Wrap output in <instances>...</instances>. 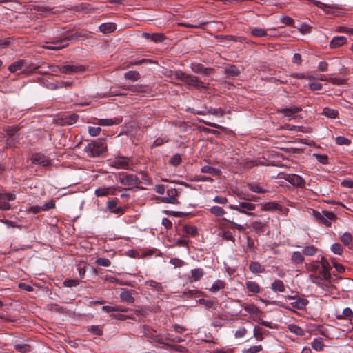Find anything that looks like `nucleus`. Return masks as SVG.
<instances>
[{
	"label": "nucleus",
	"mask_w": 353,
	"mask_h": 353,
	"mask_svg": "<svg viewBox=\"0 0 353 353\" xmlns=\"http://www.w3.org/2000/svg\"><path fill=\"white\" fill-rule=\"evenodd\" d=\"M347 41V39L343 36L334 37L330 43V47L331 48H336L345 44Z\"/></svg>",
	"instance_id": "obj_16"
},
{
	"label": "nucleus",
	"mask_w": 353,
	"mask_h": 353,
	"mask_svg": "<svg viewBox=\"0 0 353 353\" xmlns=\"http://www.w3.org/2000/svg\"><path fill=\"white\" fill-rule=\"evenodd\" d=\"M204 275L201 268H195L191 270V281H197Z\"/></svg>",
	"instance_id": "obj_22"
},
{
	"label": "nucleus",
	"mask_w": 353,
	"mask_h": 353,
	"mask_svg": "<svg viewBox=\"0 0 353 353\" xmlns=\"http://www.w3.org/2000/svg\"><path fill=\"white\" fill-rule=\"evenodd\" d=\"M288 330L290 332L294 333L298 336H303L305 334L304 330L299 326L294 324L288 325Z\"/></svg>",
	"instance_id": "obj_28"
},
{
	"label": "nucleus",
	"mask_w": 353,
	"mask_h": 353,
	"mask_svg": "<svg viewBox=\"0 0 353 353\" xmlns=\"http://www.w3.org/2000/svg\"><path fill=\"white\" fill-rule=\"evenodd\" d=\"M236 195L239 199L243 200V201L252 200V199L250 198V195L248 194L243 193L242 192H236Z\"/></svg>",
	"instance_id": "obj_64"
},
{
	"label": "nucleus",
	"mask_w": 353,
	"mask_h": 353,
	"mask_svg": "<svg viewBox=\"0 0 353 353\" xmlns=\"http://www.w3.org/2000/svg\"><path fill=\"white\" fill-rule=\"evenodd\" d=\"M32 161L34 164H39L43 167L48 166L50 162L47 157L41 154H34L32 155Z\"/></svg>",
	"instance_id": "obj_12"
},
{
	"label": "nucleus",
	"mask_w": 353,
	"mask_h": 353,
	"mask_svg": "<svg viewBox=\"0 0 353 353\" xmlns=\"http://www.w3.org/2000/svg\"><path fill=\"white\" fill-rule=\"evenodd\" d=\"M225 285L224 283L221 280H216L214 281L210 288H209V290L212 292H216L219 290L224 288Z\"/></svg>",
	"instance_id": "obj_31"
},
{
	"label": "nucleus",
	"mask_w": 353,
	"mask_h": 353,
	"mask_svg": "<svg viewBox=\"0 0 353 353\" xmlns=\"http://www.w3.org/2000/svg\"><path fill=\"white\" fill-rule=\"evenodd\" d=\"M55 207V203L54 201L50 200L46 202L43 206H41L42 211H48Z\"/></svg>",
	"instance_id": "obj_58"
},
{
	"label": "nucleus",
	"mask_w": 353,
	"mask_h": 353,
	"mask_svg": "<svg viewBox=\"0 0 353 353\" xmlns=\"http://www.w3.org/2000/svg\"><path fill=\"white\" fill-rule=\"evenodd\" d=\"M173 79L181 80L190 86H193L196 88H204V84L201 82L196 77L185 74L182 71H176L172 74Z\"/></svg>",
	"instance_id": "obj_2"
},
{
	"label": "nucleus",
	"mask_w": 353,
	"mask_h": 353,
	"mask_svg": "<svg viewBox=\"0 0 353 353\" xmlns=\"http://www.w3.org/2000/svg\"><path fill=\"white\" fill-rule=\"evenodd\" d=\"M225 72L228 77H234L240 74L241 70L236 65H230L225 68Z\"/></svg>",
	"instance_id": "obj_19"
},
{
	"label": "nucleus",
	"mask_w": 353,
	"mask_h": 353,
	"mask_svg": "<svg viewBox=\"0 0 353 353\" xmlns=\"http://www.w3.org/2000/svg\"><path fill=\"white\" fill-rule=\"evenodd\" d=\"M101 130L100 127L90 126L88 128L89 134L92 137H96V136L99 135Z\"/></svg>",
	"instance_id": "obj_54"
},
{
	"label": "nucleus",
	"mask_w": 353,
	"mask_h": 353,
	"mask_svg": "<svg viewBox=\"0 0 353 353\" xmlns=\"http://www.w3.org/2000/svg\"><path fill=\"white\" fill-rule=\"evenodd\" d=\"M166 193L172 199H178L179 192L176 188H170L167 190Z\"/></svg>",
	"instance_id": "obj_57"
},
{
	"label": "nucleus",
	"mask_w": 353,
	"mask_h": 353,
	"mask_svg": "<svg viewBox=\"0 0 353 353\" xmlns=\"http://www.w3.org/2000/svg\"><path fill=\"white\" fill-rule=\"evenodd\" d=\"M300 110H301L300 108L296 107V106H292L290 108L281 109L280 110V112L284 117H286L289 118V119H291L295 118V117H294V114L299 112Z\"/></svg>",
	"instance_id": "obj_14"
},
{
	"label": "nucleus",
	"mask_w": 353,
	"mask_h": 353,
	"mask_svg": "<svg viewBox=\"0 0 353 353\" xmlns=\"http://www.w3.org/2000/svg\"><path fill=\"white\" fill-rule=\"evenodd\" d=\"M291 261L293 263L295 264L303 263L304 261V256L303 253L299 251L294 252L291 257Z\"/></svg>",
	"instance_id": "obj_23"
},
{
	"label": "nucleus",
	"mask_w": 353,
	"mask_h": 353,
	"mask_svg": "<svg viewBox=\"0 0 353 353\" xmlns=\"http://www.w3.org/2000/svg\"><path fill=\"white\" fill-rule=\"evenodd\" d=\"M110 188L101 187L96 189L95 194L97 196H105L109 194Z\"/></svg>",
	"instance_id": "obj_42"
},
{
	"label": "nucleus",
	"mask_w": 353,
	"mask_h": 353,
	"mask_svg": "<svg viewBox=\"0 0 353 353\" xmlns=\"http://www.w3.org/2000/svg\"><path fill=\"white\" fill-rule=\"evenodd\" d=\"M79 36L77 33H71L68 34L67 35H62L59 38H58L57 40L53 41L50 43L51 45L46 46L45 48L46 49L49 50H57L61 48H65V46H68L69 41L74 40L77 39V37Z\"/></svg>",
	"instance_id": "obj_4"
},
{
	"label": "nucleus",
	"mask_w": 353,
	"mask_h": 353,
	"mask_svg": "<svg viewBox=\"0 0 353 353\" xmlns=\"http://www.w3.org/2000/svg\"><path fill=\"white\" fill-rule=\"evenodd\" d=\"M193 72L196 73H201L204 74H210L212 70L210 68H204L203 65L199 64H192L191 67Z\"/></svg>",
	"instance_id": "obj_18"
},
{
	"label": "nucleus",
	"mask_w": 353,
	"mask_h": 353,
	"mask_svg": "<svg viewBox=\"0 0 353 353\" xmlns=\"http://www.w3.org/2000/svg\"><path fill=\"white\" fill-rule=\"evenodd\" d=\"M145 285L154 288L157 292L163 291L162 284L153 280H149L145 282Z\"/></svg>",
	"instance_id": "obj_35"
},
{
	"label": "nucleus",
	"mask_w": 353,
	"mask_h": 353,
	"mask_svg": "<svg viewBox=\"0 0 353 353\" xmlns=\"http://www.w3.org/2000/svg\"><path fill=\"white\" fill-rule=\"evenodd\" d=\"M262 350V346L259 345H254L250 347L248 349H245L243 351V353H257Z\"/></svg>",
	"instance_id": "obj_52"
},
{
	"label": "nucleus",
	"mask_w": 353,
	"mask_h": 353,
	"mask_svg": "<svg viewBox=\"0 0 353 353\" xmlns=\"http://www.w3.org/2000/svg\"><path fill=\"white\" fill-rule=\"evenodd\" d=\"M208 210L212 214L214 215L215 216L221 217V219L222 221H225L231 223L233 225V227L237 229L238 230L243 231L245 230V228L242 225L238 224L232 220H229L225 218L224 215L226 214L227 212L223 208L218 205H214L209 208Z\"/></svg>",
	"instance_id": "obj_7"
},
{
	"label": "nucleus",
	"mask_w": 353,
	"mask_h": 353,
	"mask_svg": "<svg viewBox=\"0 0 353 353\" xmlns=\"http://www.w3.org/2000/svg\"><path fill=\"white\" fill-rule=\"evenodd\" d=\"M336 144H338L339 145H348L350 143V141L349 139H347L345 137L339 136L336 138Z\"/></svg>",
	"instance_id": "obj_53"
},
{
	"label": "nucleus",
	"mask_w": 353,
	"mask_h": 353,
	"mask_svg": "<svg viewBox=\"0 0 353 353\" xmlns=\"http://www.w3.org/2000/svg\"><path fill=\"white\" fill-rule=\"evenodd\" d=\"M25 64L26 60H18L9 65L8 70L12 73H16L19 72V73L24 74V66H26Z\"/></svg>",
	"instance_id": "obj_9"
},
{
	"label": "nucleus",
	"mask_w": 353,
	"mask_h": 353,
	"mask_svg": "<svg viewBox=\"0 0 353 353\" xmlns=\"http://www.w3.org/2000/svg\"><path fill=\"white\" fill-rule=\"evenodd\" d=\"M307 303L308 301L307 299H299L298 300L292 302L291 305L294 308L302 310L307 305Z\"/></svg>",
	"instance_id": "obj_26"
},
{
	"label": "nucleus",
	"mask_w": 353,
	"mask_h": 353,
	"mask_svg": "<svg viewBox=\"0 0 353 353\" xmlns=\"http://www.w3.org/2000/svg\"><path fill=\"white\" fill-rule=\"evenodd\" d=\"M245 285L248 290L253 293H259L260 292V287L254 281H247Z\"/></svg>",
	"instance_id": "obj_29"
},
{
	"label": "nucleus",
	"mask_w": 353,
	"mask_h": 353,
	"mask_svg": "<svg viewBox=\"0 0 353 353\" xmlns=\"http://www.w3.org/2000/svg\"><path fill=\"white\" fill-rule=\"evenodd\" d=\"M7 201V199H5L4 196H0V210H8L10 208V205Z\"/></svg>",
	"instance_id": "obj_50"
},
{
	"label": "nucleus",
	"mask_w": 353,
	"mask_h": 353,
	"mask_svg": "<svg viewBox=\"0 0 353 353\" xmlns=\"http://www.w3.org/2000/svg\"><path fill=\"white\" fill-rule=\"evenodd\" d=\"M122 121L121 118L115 119H100L98 120V125L101 126H112L120 123Z\"/></svg>",
	"instance_id": "obj_15"
},
{
	"label": "nucleus",
	"mask_w": 353,
	"mask_h": 353,
	"mask_svg": "<svg viewBox=\"0 0 353 353\" xmlns=\"http://www.w3.org/2000/svg\"><path fill=\"white\" fill-rule=\"evenodd\" d=\"M120 298L123 301H125L127 303H132L134 301V298L127 290H124L121 293Z\"/></svg>",
	"instance_id": "obj_37"
},
{
	"label": "nucleus",
	"mask_w": 353,
	"mask_h": 353,
	"mask_svg": "<svg viewBox=\"0 0 353 353\" xmlns=\"http://www.w3.org/2000/svg\"><path fill=\"white\" fill-rule=\"evenodd\" d=\"M181 162V157L176 154L170 158V163L173 166H178Z\"/></svg>",
	"instance_id": "obj_48"
},
{
	"label": "nucleus",
	"mask_w": 353,
	"mask_h": 353,
	"mask_svg": "<svg viewBox=\"0 0 353 353\" xmlns=\"http://www.w3.org/2000/svg\"><path fill=\"white\" fill-rule=\"evenodd\" d=\"M213 201L216 203L225 205L228 203V199L222 196H216L213 199Z\"/></svg>",
	"instance_id": "obj_62"
},
{
	"label": "nucleus",
	"mask_w": 353,
	"mask_h": 353,
	"mask_svg": "<svg viewBox=\"0 0 353 353\" xmlns=\"http://www.w3.org/2000/svg\"><path fill=\"white\" fill-rule=\"evenodd\" d=\"M323 114L330 118H336L338 115V111L330 108H325Z\"/></svg>",
	"instance_id": "obj_36"
},
{
	"label": "nucleus",
	"mask_w": 353,
	"mask_h": 353,
	"mask_svg": "<svg viewBox=\"0 0 353 353\" xmlns=\"http://www.w3.org/2000/svg\"><path fill=\"white\" fill-rule=\"evenodd\" d=\"M26 66H24V74H29L36 71V70L39 68L37 64L34 63L32 61H28L26 60Z\"/></svg>",
	"instance_id": "obj_25"
},
{
	"label": "nucleus",
	"mask_w": 353,
	"mask_h": 353,
	"mask_svg": "<svg viewBox=\"0 0 353 353\" xmlns=\"http://www.w3.org/2000/svg\"><path fill=\"white\" fill-rule=\"evenodd\" d=\"M285 179L292 185L295 186H302L304 184V181L301 176L297 174H288L286 176Z\"/></svg>",
	"instance_id": "obj_13"
},
{
	"label": "nucleus",
	"mask_w": 353,
	"mask_h": 353,
	"mask_svg": "<svg viewBox=\"0 0 353 353\" xmlns=\"http://www.w3.org/2000/svg\"><path fill=\"white\" fill-rule=\"evenodd\" d=\"M165 36L163 34L153 33L151 34V39L154 42H161L165 39Z\"/></svg>",
	"instance_id": "obj_56"
},
{
	"label": "nucleus",
	"mask_w": 353,
	"mask_h": 353,
	"mask_svg": "<svg viewBox=\"0 0 353 353\" xmlns=\"http://www.w3.org/2000/svg\"><path fill=\"white\" fill-rule=\"evenodd\" d=\"M100 30L105 33L112 32L116 29V25L113 23H103L99 26Z\"/></svg>",
	"instance_id": "obj_21"
},
{
	"label": "nucleus",
	"mask_w": 353,
	"mask_h": 353,
	"mask_svg": "<svg viewBox=\"0 0 353 353\" xmlns=\"http://www.w3.org/2000/svg\"><path fill=\"white\" fill-rule=\"evenodd\" d=\"M249 268L250 270L253 273H261L264 272V268L258 262H252Z\"/></svg>",
	"instance_id": "obj_27"
},
{
	"label": "nucleus",
	"mask_w": 353,
	"mask_h": 353,
	"mask_svg": "<svg viewBox=\"0 0 353 353\" xmlns=\"http://www.w3.org/2000/svg\"><path fill=\"white\" fill-rule=\"evenodd\" d=\"M310 213L317 221L326 226H330L332 221L336 219V215L332 212L327 210H311Z\"/></svg>",
	"instance_id": "obj_3"
},
{
	"label": "nucleus",
	"mask_w": 353,
	"mask_h": 353,
	"mask_svg": "<svg viewBox=\"0 0 353 353\" xmlns=\"http://www.w3.org/2000/svg\"><path fill=\"white\" fill-rule=\"evenodd\" d=\"M157 200L161 203L170 204H178L179 203L178 199H172L168 194L165 196L158 197Z\"/></svg>",
	"instance_id": "obj_34"
},
{
	"label": "nucleus",
	"mask_w": 353,
	"mask_h": 353,
	"mask_svg": "<svg viewBox=\"0 0 353 353\" xmlns=\"http://www.w3.org/2000/svg\"><path fill=\"white\" fill-rule=\"evenodd\" d=\"M106 150V145L102 141H98L88 143L84 151L90 157H97L105 152Z\"/></svg>",
	"instance_id": "obj_5"
},
{
	"label": "nucleus",
	"mask_w": 353,
	"mask_h": 353,
	"mask_svg": "<svg viewBox=\"0 0 353 353\" xmlns=\"http://www.w3.org/2000/svg\"><path fill=\"white\" fill-rule=\"evenodd\" d=\"M208 114H212V115H213L214 117H223L225 114V112L221 108H210L208 110Z\"/></svg>",
	"instance_id": "obj_32"
},
{
	"label": "nucleus",
	"mask_w": 353,
	"mask_h": 353,
	"mask_svg": "<svg viewBox=\"0 0 353 353\" xmlns=\"http://www.w3.org/2000/svg\"><path fill=\"white\" fill-rule=\"evenodd\" d=\"M309 270L313 272L312 274H320L321 266L319 264H311L310 265Z\"/></svg>",
	"instance_id": "obj_59"
},
{
	"label": "nucleus",
	"mask_w": 353,
	"mask_h": 353,
	"mask_svg": "<svg viewBox=\"0 0 353 353\" xmlns=\"http://www.w3.org/2000/svg\"><path fill=\"white\" fill-rule=\"evenodd\" d=\"M331 250L336 254H341L343 252V248L339 243H334L331 246Z\"/></svg>",
	"instance_id": "obj_55"
},
{
	"label": "nucleus",
	"mask_w": 353,
	"mask_h": 353,
	"mask_svg": "<svg viewBox=\"0 0 353 353\" xmlns=\"http://www.w3.org/2000/svg\"><path fill=\"white\" fill-rule=\"evenodd\" d=\"M201 171L203 173H208L215 176H219L221 174L220 170L208 165L202 167Z\"/></svg>",
	"instance_id": "obj_24"
},
{
	"label": "nucleus",
	"mask_w": 353,
	"mask_h": 353,
	"mask_svg": "<svg viewBox=\"0 0 353 353\" xmlns=\"http://www.w3.org/2000/svg\"><path fill=\"white\" fill-rule=\"evenodd\" d=\"M272 289L275 292H283L285 291V286L282 281L276 280L272 284Z\"/></svg>",
	"instance_id": "obj_30"
},
{
	"label": "nucleus",
	"mask_w": 353,
	"mask_h": 353,
	"mask_svg": "<svg viewBox=\"0 0 353 353\" xmlns=\"http://www.w3.org/2000/svg\"><path fill=\"white\" fill-rule=\"evenodd\" d=\"M319 265L321 266V275L310 274L309 279L312 283L319 286L322 290L330 293L334 288L330 281L331 278V274L330 272L331 267L328 261L323 256L321 257Z\"/></svg>",
	"instance_id": "obj_1"
},
{
	"label": "nucleus",
	"mask_w": 353,
	"mask_h": 353,
	"mask_svg": "<svg viewBox=\"0 0 353 353\" xmlns=\"http://www.w3.org/2000/svg\"><path fill=\"white\" fill-rule=\"evenodd\" d=\"M313 157H314L316 158V159L321 163L322 164H327L328 163V158H327V156L326 154H317V153H314L313 154Z\"/></svg>",
	"instance_id": "obj_46"
},
{
	"label": "nucleus",
	"mask_w": 353,
	"mask_h": 353,
	"mask_svg": "<svg viewBox=\"0 0 353 353\" xmlns=\"http://www.w3.org/2000/svg\"><path fill=\"white\" fill-rule=\"evenodd\" d=\"M63 285L66 287H75L79 285V281L77 279H68L63 282Z\"/></svg>",
	"instance_id": "obj_61"
},
{
	"label": "nucleus",
	"mask_w": 353,
	"mask_h": 353,
	"mask_svg": "<svg viewBox=\"0 0 353 353\" xmlns=\"http://www.w3.org/2000/svg\"><path fill=\"white\" fill-rule=\"evenodd\" d=\"M311 345L313 349L316 351H321L323 349V343L322 339H315L312 343Z\"/></svg>",
	"instance_id": "obj_41"
},
{
	"label": "nucleus",
	"mask_w": 353,
	"mask_h": 353,
	"mask_svg": "<svg viewBox=\"0 0 353 353\" xmlns=\"http://www.w3.org/2000/svg\"><path fill=\"white\" fill-rule=\"evenodd\" d=\"M124 77L127 79L136 81L139 78V74L136 71H128L125 73Z\"/></svg>",
	"instance_id": "obj_45"
},
{
	"label": "nucleus",
	"mask_w": 353,
	"mask_h": 353,
	"mask_svg": "<svg viewBox=\"0 0 353 353\" xmlns=\"http://www.w3.org/2000/svg\"><path fill=\"white\" fill-rule=\"evenodd\" d=\"M317 249L314 245H308L303 248V254L312 256L316 252Z\"/></svg>",
	"instance_id": "obj_44"
},
{
	"label": "nucleus",
	"mask_w": 353,
	"mask_h": 353,
	"mask_svg": "<svg viewBox=\"0 0 353 353\" xmlns=\"http://www.w3.org/2000/svg\"><path fill=\"white\" fill-rule=\"evenodd\" d=\"M59 72L66 74H74L79 72H83L85 70V68L82 65H64L61 68H58Z\"/></svg>",
	"instance_id": "obj_8"
},
{
	"label": "nucleus",
	"mask_w": 353,
	"mask_h": 353,
	"mask_svg": "<svg viewBox=\"0 0 353 353\" xmlns=\"http://www.w3.org/2000/svg\"><path fill=\"white\" fill-rule=\"evenodd\" d=\"M96 264L103 267H109L111 265V262L108 259L99 257L96 261Z\"/></svg>",
	"instance_id": "obj_47"
},
{
	"label": "nucleus",
	"mask_w": 353,
	"mask_h": 353,
	"mask_svg": "<svg viewBox=\"0 0 353 353\" xmlns=\"http://www.w3.org/2000/svg\"><path fill=\"white\" fill-rule=\"evenodd\" d=\"M170 349L179 352H184L186 350V348L183 346L172 345L169 344L166 345V350Z\"/></svg>",
	"instance_id": "obj_60"
},
{
	"label": "nucleus",
	"mask_w": 353,
	"mask_h": 353,
	"mask_svg": "<svg viewBox=\"0 0 353 353\" xmlns=\"http://www.w3.org/2000/svg\"><path fill=\"white\" fill-rule=\"evenodd\" d=\"M245 311H246L250 314H258L261 312L259 309L254 304H248L244 307Z\"/></svg>",
	"instance_id": "obj_33"
},
{
	"label": "nucleus",
	"mask_w": 353,
	"mask_h": 353,
	"mask_svg": "<svg viewBox=\"0 0 353 353\" xmlns=\"http://www.w3.org/2000/svg\"><path fill=\"white\" fill-rule=\"evenodd\" d=\"M256 205L254 203L245 201L239 202L238 204L228 205L229 209L239 212L241 214H245L248 216H254L255 214L252 211L256 209Z\"/></svg>",
	"instance_id": "obj_6"
},
{
	"label": "nucleus",
	"mask_w": 353,
	"mask_h": 353,
	"mask_svg": "<svg viewBox=\"0 0 353 353\" xmlns=\"http://www.w3.org/2000/svg\"><path fill=\"white\" fill-rule=\"evenodd\" d=\"M251 33L253 36L257 37H263L267 34L266 31L264 29L259 28H252L251 30Z\"/></svg>",
	"instance_id": "obj_43"
},
{
	"label": "nucleus",
	"mask_w": 353,
	"mask_h": 353,
	"mask_svg": "<svg viewBox=\"0 0 353 353\" xmlns=\"http://www.w3.org/2000/svg\"><path fill=\"white\" fill-rule=\"evenodd\" d=\"M112 166L117 169H128L129 168V160L128 158L121 157L116 158L112 163Z\"/></svg>",
	"instance_id": "obj_11"
},
{
	"label": "nucleus",
	"mask_w": 353,
	"mask_h": 353,
	"mask_svg": "<svg viewBox=\"0 0 353 353\" xmlns=\"http://www.w3.org/2000/svg\"><path fill=\"white\" fill-rule=\"evenodd\" d=\"M183 232L190 236H195L198 233L197 228L192 225H185L183 227Z\"/></svg>",
	"instance_id": "obj_39"
},
{
	"label": "nucleus",
	"mask_w": 353,
	"mask_h": 353,
	"mask_svg": "<svg viewBox=\"0 0 353 353\" xmlns=\"http://www.w3.org/2000/svg\"><path fill=\"white\" fill-rule=\"evenodd\" d=\"M120 182L125 185H137L140 183L139 179L134 174H126L120 178Z\"/></svg>",
	"instance_id": "obj_10"
},
{
	"label": "nucleus",
	"mask_w": 353,
	"mask_h": 353,
	"mask_svg": "<svg viewBox=\"0 0 353 353\" xmlns=\"http://www.w3.org/2000/svg\"><path fill=\"white\" fill-rule=\"evenodd\" d=\"M281 207L276 202H268L264 204V210H281Z\"/></svg>",
	"instance_id": "obj_38"
},
{
	"label": "nucleus",
	"mask_w": 353,
	"mask_h": 353,
	"mask_svg": "<svg viewBox=\"0 0 353 353\" xmlns=\"http://www.w3.org/2000/svg\"><path fill=\"white\" fill-rule=\"evenodd\" d=\"M89 330L92 333H93V334H94L96 335H98V336H101L103 334L102 330L98 325H92V326H91L90 328L89 329Z\"/></svg>",
	"instance_id": "obj_63"
},
{
	"label": "nucleus",
	"mask_w": 353,
	"mask_h": 353,
	"mask_svg": "<svg viewBox=\"0 0 353 353\" xmlns=\"http://www.w3.org/2000/svg\"><path fill=\"white\" fill-rule=\"evenodd\" d=\"M248 189L253 192L259 194V193H265L267 192L266 190L263 189L259 185H257V184H248Z\"/></svg>",
	"instance_id": "obj_40"
},
{
	"label": "nucleus",
	"mask_w": 353,
	"mask_h": 353,
	"mask_svg": "<svg viewBox=\"0 0 353 353\" xmlns=\"http://www.w3.org/2000/svg\"><path fill=\"white\" fill-rule=\"evenodd\" d=\"M108 208L113 213L115 214H122L123 210L121 207H117V203L114 200L109 201L107 203Z\"/></svg>",
	"instance_id": "obj_17"
},
{
	"label": "nucleus",
	"mask_w": 353,
	"mask_h": 353,
	"mask_svg": "<svg viewBox=\"0 0 353 353\" xmlns=\"http://www.w3.org/2000/svg\"><path fill=\"white\" fill-rule=\"evenodd\" d=\"M145 335L146 336L151 338L154 342L161 345L158 346L159 347L166 349V345L168 344L163 343L161 339L154 335V332L148 330V332H145Z\"/></svg>",
	"instance_id": "obj_20"
},
{
	"label": "nucleus",
	"mask_w": 353,
	"mask_h": 353,
	"mask_svg": "<svg viewBox=\"0 0 353 353\" xmlns=\"http://www.w3.org/2000/svg\"><path fill=\"white\" fill-rule=\"evenodd\" d=\"M352 236L348 232H345L341 236V241L345 245H348L352 242Z\"/></svg>",
	"instance_id": "obj_49"
},
{
	"label": "nucleus",
	"mask_w": 353,
	"mask_h": 353,
	"mask_svg": "<svg viewBox=\"0 0 353 353\" xmlns=\"http://www.w3.org/2000/svg\"><path fill=\"white\" fill-rule=\"evenodd\" d=\"M15 349L21 353H26L30 350V347L26 344H17L15 345Z\"/></svg>",
	"instance_id": "obj_51"
}]
</instances>
